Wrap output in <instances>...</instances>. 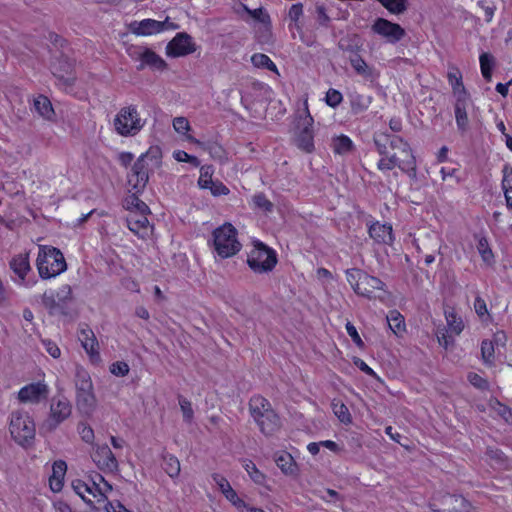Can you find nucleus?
Listing matches in <instances>:
<instances>
[{
	"mask_svg": "<svg viewBox=\"0 0 512 512\" xmlns=\"http://www.w3.org/2000/svg\"><path fill=\"white\" fill-rule=\"evenodd\" d=\"M458 74L460 73L458 72ZM450 84L455 99L454 114L456 126L459 133L464 136L471 128V122L474 119L477 108L470 93L463 84L461 75L450 72Z\"/></svg>",
	"mask_w": 512,
	"mask_h": 512,
	"instance_id": "1",
	"label": "nucleus"
},
{
	"mask_svg": "<svg viewBox=\"0 0 512 512\" xmlns=\"http://www.w3.org/2000/svg\"><path fill=\"white\" fill-rule=\"evenodd\" d=\"M36 265L42 279L56 277L67 269L63 253L51 246L39 247Z\"/></svg>",
	"mask_w": 512,
	"mask_h": 512,
	"instance_id": "2",
	"label": "nucleus"
},
{
	"mask_svg": "<svg viewBox=\"0 0 512 512\" xmlns=\"http://www.w3.org/2000/svg\"><path fill=\"white\" fill-rule=\"evenodd\" d=\"M9 431L18 445L24 448L33 445L36 433L35 424L27 412L17 410L11 413Z\"/></svg>",
	"mask_w": 512,
	"mask_h": 512,
	"instance_id": "3",
	"label": "nucleus"
},
{
	"mask_svg": "<svg viewBox=\"0 0 512 512\" xmlns=\"http://www.w3.org/2000/svg\"><path fill=\"white\" fill-rule=\"evenodd\" d=\"M145 123L146 120L140 117L134 105L121 108L113 121L115 131L123 137L135 136Z\"/></svg>",
	"mask_w": 512,
	"mask_h": 512,
	"instance_id": "4",
	"label": "nucleus"
},
{
	"mask_svg": "<svg viewBox=\"0 0 512 512\" xmlns=\"http://www.w3.org/2000/svg\"><path fill=\"white\" fill-rule=\"evenodd\" d=\"M247 264L255 273H267L277 264V256L273 249L260 241H255L253 249L248 254Z\"/></svg>",
	"mask_w": 512,
	"mask_h": 512,
	"instance_id": "5",
	"label": "nucleus"
},
{
	"mask_svg": "<svg viewBox=\"0 0 512 512\" xmlns=\"http://www.w3.org/2000/svg\"><path fill=\"white\" fill-rule=\"evenodd\" d=\"M213 237L215 250L222 258L235 255L241 248V244L237 240V230L230 223L215 229Z\"/></svg>",
	"mask_w": 512,
	"mask_h": 512,
	"instance_id": "6",
	"label": "nucleus"
},
{
	"mask_svg": "<svg viewBox=\"0 0 512 512\" xmlns=\"http://www.w3.org/2000/svg\"><path fill=\"white\" fill-rule=\"evenodd\" d=\"M71 413L72 406L66 397H53L50 404L49 416L41 424L40 430L44 432L54 431L62 422L71 416Z\"/></svg>",
	"mask_w": 512,
	"mask_h": 512,
	"instance_id": "7",
	"label": "nucleus"
},
{
	"mask_svg": "<svg viewBox=\"0 0 512 512\" xmlns=\"http://www.w3.org/2000/svg\"><path fill=\"white\" fill-rule=\"evenodd\" d=\"M374 144L380 155L389 157L390 155H398L396 150H401V154L405 152L412 153L407 142L401 137L390 135L387 133H378L374 136Z\"/></svg>",
	"mask_w": 512,
	"mask_h": 512,
	"instance_id": "8",
	"label": "nucleus"
},
{
	"mask_svg": "<svg viewBox=\"0 0 512 512\" xmlns=\"http://www.w3.org/2000/svg\"><path fill=\"white\" fill-rule=\"evenodd\" d=\"M371 30L386 39L389 43H397L406 35L404 28L384 18H377L371 26Z\"/></svg>",
	"mask_w": 512,
	"mask_h": 512,
	"instance_id": "9",
	"label": "nucleus"
},
{
	"mask_svg": "<svg viewBox=\"0 0 512 512\" xmlns=\"http://www.w3.org/2000/svg\"><path fill=\"white\" fill-rule=\"evenodd\" d=\"M377 167L380 170H392L395 167L400 168L403 172H415L416 161L412 153L405 152L404 155H390L389 157L383 156Z\"/></svg>",
	"mask_w": 512,
	"mask_h": 512,
	"instance_id": "10",
	"label": "nucleus"
},
{
	"mask_svg": "<svg viewBox=\"0 0 512 512\" xmlns=\"http://www.w3.org/2000/svg\"><path fill=\"white\" fill-rule=\"evenodd\" d=\"M195 50L192 37L185 32L178 33L166 46V54L170 57L185 56Z\"/></svg>",
	"mask_w": 512,
	"mask_h": 512,
	"instance_id": "11",
	"label": "nucleus"
},
{
	"mask_svg": "<svg viewBox=\"0 0 512 512\" xmlns=\"http://www.w3.org/2000/svg\"><path fill=\"white\" fill-rule=\"evenodd\" d=\"M91 458L97 467L104 472L118 470V461L108 445H97L91 453Z\"/></svg>",
	"mask_w": 512,
	"mask_h": 512,
	"instance_id": "12",
	"label": "nucleus"
},
{
	"mask_svg": "<svg viewBox=\"0 0 512 512\" xmlns=\"http://www.w3.org/2000/svg\"><path fill=\"white\" fill-rule=\"evenodd\" d=\"M377 291H385V283L375 276H371L364 272L360 286H357L356 294L366 297L368 299H380L383 300L384 296L377 294Z\"/></svg>",
	"mask_w": 512,
	"mask_h": 512,
	"instance_id": "13",
	"label": "nucleus"
},
{
	"mask_svg": "<svg viewBox=\"0 0 512 512\" xmlns=\"http://www.w3.org/2000/svg\"><path fill=\"white\" fill-rule=\"evenodd\" d=\"M48 395V386L43 382H36L22 387L18 392V399L23 403L37 404L42 400H46Z\"/></svg>",
	"mask_w": 512,
	"mask_h": 512,
	"instance_id": "14",
	"label": "nucleus"
},
{
	"mask_svg": "<svg viewBox=\"0 0 512 512\" xmlns=\"http://www.w3.org/2000/svg\"><path fill=\"white\" fill-rule=\"evenodd\" d=\"M306 116L302 119L299 133L296 136L295 143L297 147L306 153H311L314 150V135H313V118L306 109Z\"/></svg>",
	"mask_w": 512,
	"mask_h": 512,
	"instance_id": "15",
	"label": "nucleus"
},
{
	"mask_svg": "<svg viewBox=\"0 0 512 512\" xmlns=\"http://www.w3.org/2000/svg\"><path fill=\"white\" fill-rule=\"evenodd\" d=\"M149 180V165L144 162V157H139L132 167V174L128 183L136 193L144 190Z\"/></svg>",
	"mask_w": 512,
	"mask_h": 512,
	"instance_id": "16",
	"label": "nucleus"
},
{
	"mask_svg": "<svg viewBox=\"0 0 512 512\" xmlns=\"http://www.w3.org/2000/svg\"><path fill=\"white\" fill-rule=\"evenodd\" d=\"M149 212H138L129 213L127 216V225L130 231L138 235L141 238H145L148 235L150 224L147 218Z\"/></svg>",
	"mask_w": 512,
	"mask_h": 512,
	"instance_id": "17",
	"label": "nucleus"
},
{
	"mask_svg": "<svg viewBox=\"0 0 512 512\" xmlns=\"http://www.w3.org/2000/svg\"><path fill=\"white\" fill-rule=\"evenodd\" d=\"M414 244L416 249L424 253V262L429 265L434 261V253L438 249V238L436 235H432L423 239H415Z\"/></svg>",
	"mask_w": 512,
	"mask_h": 512,
	"instance_id": "18",
	"label": "nucleus"
},
{
	"mask_svg": "<svg viewBox=\"0 0 512 512\" xmlns=\"http://www.w3.org/2000/svg\"><path fill=\"white\" fill-rule=\"evenodd\" d=\"M167 23L168 17L164 21L145 19L133 24V32L137 35H152L164 31Z\"/></svg>",
	"mask_w": 512,
	"mask_h": 512,
	"instance_id": "19",
	"label": "nucleus"
},
{
	"mask_svg": "<svg viewBox=\"0 0 512 512\" xmlns=\"http://www.w3.org/2000/svg\"><path fill=\"white\" fill-rule=\"evenodd\" d=\"M253 419L265 435L273 434L280 427V419L273 409Z\"/></svg>",
	"mask_w": 512,
	"mask_h": 512,
	"instance_id": "20",
	"label": "nucleus"
},
{
	"mask_svg": "<svg viewBox=\"0 0 512 512\" xmlns=\"http://www.w3.org/2000/svg\"><path fill=\"white\" fill-rule=\"evenodd\" d=\"M370 237L379 244L390 245L393 242L392 226L376 222L369 227Z\"/></svg>",
	"mask_w": 512,
	"mask_h": 512,
	"instance_id": "21",
	"label": "nucleus"
},
{
	"mask_svg": "<svg viewBox=\"0 0 512 512\" xmlns=\"http://www.w3.org/2000/svg\"><path fill=\"white\" fill-rule=\"evenodd\" d=\"M72 487L76 494H78L89 505H92L93 502L91 499L86 498V493L91 494L93 497H96L98 494L101 497H104V493L99 487V483H97L95 480H93L92 486H89L84 481L77 479L72 482Z\"/></svg>",
	"mask_w": 512,
	"mask_h": 512,
	"instance_id": "22",
	"label": "nucleus"
},
{
	"mask_svg": "<svg viewBox=\"0 0 512 512\" xmlns=\"http://www.w3.org/2000/svg\"><path fill=\"white\" fill-rule=\"evenodd\" d=\"M138 58L141 61L137 68L138 70H142L145 66L155 70H164L167 66L166 62L159 55L147 48L139 52Z\"/></svg>",
	"mask_w": 512,
	"mask_h": 512,
	"instance_id": "23",
	"label": "nucleus"
},
{
	"mask_svg": "<svg viewBox=\"0 0 512 512\" xmlns=\"http://www.w3.org/2000/svg\"><path fill=\"white\" fill-rule=\"evenodd\" d=\"M76 406L80 413L91 415L96 408V397L93 391L76 393Z\"/></svg>",
	"mask_w": 512,
	"mask_h": 512,
	"instance_id": "24",
	"label": "nucleus"
},
{
	"mask_svg": "<svg viewBox=\"0 0 512 512\" xmlns=\"http://www.w3.org/2000/svg\"><path fill=\"white\" fill-rule=\"evenodd\" d=\"M78 337L83 348L91 357H99L98 341L94 332L89 327L81 329Z\"/></svg>",
	"mask_w": 512,
	"mask_h": 512,
	"instance_id": "25",
	"label": "nucleus"
},
{
	"mask_svg": "<svg viewBox=\"0 0 512 512\" xmlns=\"http://www.w3.org/2000/svg\"><path fill=\"white\" fill-rule=\"evenodd\" d=\"M271 409L270 402L260 395L253 396L249 401V411L253 418H259Z\"/></svg>",
	"mask_w": 512,
	"mask_h": 512,
	"instance_id": "26",
	"label": "nucleus"
},
{
	"mask_svg": "<svg viewBox=\"0 0 512 512\" xmlns=\"http://www.w3.org/2000/svg\"><path fill=\"white\" fill-rule=\"evenodd\" d=\"M10 267L16 275L24 279L27 272L30 270L28 254H19L13 257L10 261Z\"/></svg>",
	"mask_w": 512,
	"mask_h": 512,
	"instance_id": "27",
	"label": "nucleus"
},
{
	"mask_svg": "<svg viewBox=\"0 0 512 512\" xmlns=\"http://www.w3.org/2000/svg\"><path fill=\"white\" fill-rule=\"evenodd\" d=\"M332 150L335 154L346 155L354 150L352 140L346 135L336 136L332 139Z\"/></svg>",
	"mask_w": 512,
	"mask_h": 512,
	"instance_id": "28",
	"label": "nucleus"
},
{
	"mask_svg": "<svg viewBox=\"0 0 512 512\" xmlns=\"http://www.w3.org/2000/svg\"><path fill=\"white\" fill-rule=\"evenodd\" d=\"M477 250L482 259V261L487 266H494L495 264V255L489 245L488 239L484 236L480 237L477 242Z\"/></svg>",
	"mask_w": 512,
	"mask_h": 512,
	"instance_id": "29",
	"label": "nucleus"
},
{
	"mask_svg": "<svg viewBox=\"0 0 512 512\" xmlns=\"http://www.w3.org/2000/svg\"><path fill=\"white\" fill-rule=\"evenodd\" d=\"M34 107H35V110L37 111V113L41 117H43L47 120L53 119L55 112H54V109L52 107L50 100L46 96H43V95L38 96L34 100Z\"/></svg>",
	"mask_w": 512,
	"mask_h": 512,
	"instance_id": "30",
	"label": "nucleus"
},
{
	"mask_svg": "<svg viewBox=\"0 0 512 512\" xmlns=\"http://www.w3.org/2000/svg\"><path fill=\"white\" fill-rule=\"evenodd\" d=\"M502 189L506 201V207L512 212V168L505 166L503 169Z\"/></svg>",
	"mask_w": 512,
	"mask_h": 512,
	"instance_id": "31",
	"label": "nucleus"
},
{
	"mask_svg": "<svg viewBox=\"0 0 512 512\" xmlns=\"http://www.w3.org/2000/svg\"><path fill=\"white\" fill-rule=\"evenodd\" d=\"M138 193L134 191L133 194L127 196L124 199L123 206L125 209H127L130 213H138V212H150L149 207L145 202H143L138 196Z\"/></svg>",
	"mask_w": 512,
	"mask_h": 512,
	"instance_id": "32",
	"label": "nucleus"
},
{
	"mask_svg": "<svg viewBox=\"0 0 512 512\" xmlns=\"http://www.w3.org/2000/svg\"><path fill=\"white\" fill-rule=\"evenodd\" d=\"M372 98L367 95L353 93L350 95L351 110L354 114H359L368 109Z\"/></svg>",
	"mask_w": 512,
	"mask_h": 512,
	"instance_id": "33",
	"label": "nucleus"
},
{
	"mask_svg": "<svg viewBox=\"0 0 512 512\" xmlns=\"http://www.w3.org/2000/svg\"><path fill=\"white\" fill-rule=\"evenodd\" d=\"M481 358L483 363L492 367L495 365V343L493 340L484 339L481 342Z\"/></svg>",
	"mask_w": 512,
	"mask_h": 512,
	"instance_id": "34",
	"label": "nucleus"
},
{
	"mask_svg": "<svg viewBox=\"0 0 512 512\" xmlns=\"http://www.w3.org/2000/svg\"><path fill=\"white\" fill-rule=\"evenodd\" d=\"M76 393L93 391L90 375L84 369H78L75 376Z\"/></svg>",
	"mask_w": 512,
	"mask_h": 512,
	"instance_id": "35",
	"label": "nucleus"
},
{
	"mask_svg": "<svg viewBox=\"0 0 512 512\" xmlns=\"http://www.w3.org/2000/svg\"><path fill=\"white\" fill-rule=\"evenodd\" d=\"M450 512H474L471 503L462 495H450Z\"/></svg>",
	"mask_w": 512,
	"mask_h": 512,
	"instance_id": "36",
	"label": "nucleus"
},
{
	"mask_svg": "<svg viewBox=\"0 0 512 512\" xmlns=\"http://www.w3.org/2000/svg\"><path fill=\"white\" fill-rule=\"evenodd\" d=\"M387 323L393 333L397 336L405 331L404 317L396 310L390 311L387 315Z\"/></svg>",
	"mask_w": 512,
	"mask_h": 512,
	"instance_id": "37",
	"label": "nucleus"
},
{
	"mask_svg": "<svg viewBox=\"0 0 512 512\" xmlns=\"http://www.w3.org/2000/svg\"><path fill=\"white\" fill-rule=\"evenodd\" d=\"M275 462L281 471L287 475H293L297 470L293 457L289 453L277 456Z\"/></svg>",
	"mask_w": 512,
	"mask_h": 512,
	"instance_id": "38",
	"label": "nucleus"
},
{
	"mask_svg": "<svg viewBox=\"0 0 512 512\" xmlns=\"http://www.w3.org/2000/svg\"><path fill=\"white\" fill-rule=\"evenodd\" d=\"M479 62L483 78L489 81L492 77V70L495 64L494 57L487 52H483L479 56Z\"/></svg>",
	"mask_w": 512,
	"mask_h": 512,
	"instance_id": "39",
	"label": "nucleus"
},
{
	"mask_svg": "<svg viewBox=\"0 0 512 512\" xmlns=\"http://www.w3.org/2000/svg\"><path fill=\"white\" fill-rule=\"evenodd\" d=\"M331 407L333 413L339 419L340 422L346 425L352 422V416L344 403L334 399L331 403Z\"/></svg>",
	"mask_w": 512,
	"mask_h": 512,
	"instance_id": "40",
	"label": "nucleus"
},
{
	"mask_svg": "<svg viewBox=\"0 0 512 512\" xmlns=\"http://www.w3.org/2000/svg\"><path fill=\"white\" fill-rule=\"evenodd\" d=\"M163 469L170 477H177L180 473V462L171 454L165 455L163 457Z\"/></svg>",
	"mask_w": 512,
	"mask_h": 512,
	"instance_id": "41",
	"label": "nucleus"
},
{
	"mask_svg": "<svg viewBox=\"0 0 512 512\" xmlns=\"http://www.w3.org/2000/svg\"><path fill=\"white\" fill-rule=\"evenodd\" d=\"M389 12L393 14H401L407 10L408 0H377Z\"/></svg>",
	"mask_w": 512,
	"mask_h": 512,
	"instance_id": "42",
	"label": "nucleus"
},
{
	"mask_svg": "<svg viewBox=\"0 0 512 512\" xmlns=\"http://www.w3.org/2000/svg\"><path fill=\"white\" fill-rule=\"evenodd\" d=\"M468 382L476 389L480 391H488L490 389L489 381L475 372H469L467 374Z\"/></svg>",
	"mask_w": 512,
	"mask_h": 512,
	"instance_id": "43",
	"label": "nucleus"
},
{
	"mask_svg": "<svg viewBox=\"0 0 512 512\" xmlns=\"http://www.w3.org/2000/svg\"><path fill=\"white\" fill-rule=\"evenodd\" d=\"M302 16H303L302 3L293 4L289 9L288 17L294 23V26L298 31L302 30V24L300 23V18Z\"/></svg>",
	"mask_w": 512,
	"mask_h": 512,
	"instance_id": "44",
	"label": "nucleus"
},
{
	"mask_svg": "<svg viewBox=\"0 0 512 512\" xmlns=\"http://www.w3.org/2000/svg\"><path fill=\"white\" fill-rule=\"evenodd\" d=\"M350 62L352 67L359 75L365 77L371 76V69L369 68V66L362 57L356 55L354 58H351Z\"/></svg>",
	"mask_w": 512,
	"mask_h": 512,
	"instance_id": "45",
	"label": "nucleus"
},
{
	"mask_svg": "<svg viewBox=\"0 0 512 512\" xmlns=\"http://www.w3.org/2000/svg\"><path fill=\"white\" fill-rule=\"evenodd\" d=\"M178 402H179L180 409L183 414L184 421L187 423H191V421L193 420V416H194V411H193L191 402L187 398L183 397L182 395L178 396Z\"/></svg>",
	"mask_w": 512,
	"mask_h": 512,
	"instance_id": "46",
	"label": "nucleus"
},
{
	"mask_svg": "<svg viewBox=\"0 0 512 512\" xmlns=\"http://www.w3.org/2000/svg\"><path fill=\"white\" fill-rule=\"evenodd\" d=\"M140 157H144V162L150 164L155 167H159L161 165V151L158 147H151L145 154H142Z\"/></svg>",
	"mask_w": 512,
	"mask_h": 512,
	"instance_id": "47",
	"label": "nucleus"
},
{
	"mask_svg": "<svg viewBox=\"0 0 512 512\" xmlns=\"http://www.w3.org/2000/svg\"><path fill=\"white\" fill-rule=\"evenodd\" d=\"M363 274L364 271L357 268L346 270L347 281L349 282L355 293L357 291V285L358 287L360 286V281H362Z\"/></svg>",
	"mask_w": 512,
	"mask_h": 512,
	"instance_id": "48",
	"label": "nucleus"
},
{
	"mask_svg": "<svg viewBox=\"0 0 512 512\" xmlns=\"http://www.w3.org/2000/svg\"><path fill=\"white\" fill-rule=\"evenodd\" d=\"M255 207L270 212L273 209V203L263 193L255 194L252 198Z\"/></svg>",
	"mask_w": 512,
	"mask_h": 512,
	"instance_id": "49",
	"label": "nucleus"
},
{
	"mask_svg": "<svg viewBox=\"0 0 512 512\" xmlns=\"http://www.w3.org/2000/svg\"><path fill=\"white\" fill-rule=\"evenodd\" d=\"M465 328L464 321L458 317L454 311H450V336L452 334L459 335Z\"/></svg>",
	"mask_w": 512,
	"mask_h": 512,
	"instance_id": "50",
	"label": "nucleus"
},
{
	"mask_svg": "<svg viewBox=\"0 0 512 512\" xmlns=\"http://www.w3.org/2000/svg\"><path fill=\"white\" fill-rule=\"evenodd\" d=\"M244 467H245V470L248 472V474L250 475V477L252 478V480L255 483H257V484L263 483L265 476L263 473H261L257 469L256 465L252 461H248Z\"/></svg>",
	"mask_w": 512,
	"mask_h": 512,
	"instance_id": "51",
	"label": "nucleus"
},
{
	"mask_svg": "<svg viewBox=\"0 0 512 512\" xmlns=\"http://www.w3.org/2000/svg\"><path fill=\"white\" fill-rule=\"evenodd\" d=\"M474 310L481 320H484L485 318H488L490 316L487 304L485 300L480 296H477L474 300Z\"/></svg>",
	"mask_w": 512,
	"mask_h": 512,
	"instance_id": "52",
	"label": "nucleus"
},
{
	"mask_svg": "<svg viewBox=\"0 0 512 512\" xmlns=\"http://www.w3.org/2000/svg\"><path fill=\"white\" fill-rule=\"evenodd\" d=\"M342 99V94L338 90L332 88L327 91L325 97L327 105L333 108L337 107L341 103Z\"/></svg>",
	"mask_w": 512,
	"mask_h": 512,
	"instance_id": "53",
	"label": "nucleus"
},
{
	"mask_svg": "<svg viewBox=\"0 0 512 512\" xmlns=\"http://www.w3.org/2000/svg\"><path fill=\"white\" fill-rule=\"evenodd\" d=\"M174 158L178 162H188L195 167H198L200 165V161L197 157L189 155L188 153H186L185 151H182V150L175 151Z\"/></svg>",
	"mask_w": 512,
	"mask_h": 512,
	"instance_id": "54",
	"label": "nucleus"
},
{
	"mask_svg": "<svg viewBox=\"0 0 512 512\" xmlns=\"http://www.w3.org/2000/svg\"><path fill=\"white\" fill-rule=\"evenodd\" d=\"M110 372L115 376H126L129 373V366L126 362L117 361L111 364Z\"/></svg>",
	"mask_w": 512,
	"mask_h": 512,
	"instance_id": "55",
	"label": "nucleus"
},
{
	"mask_svg": "<svg viewBox=\"0 0 512 512\" xmlns=\"http://www.w3.org/2000/svg\"><path fill=\"white\" fill-rule=\"evenodd\" d=\"M317 20L320 26L328 27L331 19L326 13V8L323 4L316 5Z\"/></svg>",
	"mask_w": 512,
	"mask_h": 512,
	"instance_id": "56",
	"label": "nucleus"
},
{
	"mask_svg": "<svg viewBox=\"0 0 512 512\" xmlns=\"http://www.w3.org/2000/svg\"><path fill=\"white\" fill-rule=\"evenodd\" d=\"M210 167H202L201 174L198 179V185L203 189H208L212 184V174L209 172Z\"/></svg>",
	"mask_w": 512,
	"mask_h": 512,
	"instance_id": "57",
	"label": "nucleus"
},
{
	"mask_svg": "<svg viewBox=\"0 0 512 512\" xmlns=\"http://www.w3.org/2000/svg\"><path fill=\"white\" fill-rule=\"evenodd\" d=\"M224 495L240 511L243 507H246V503L238 497L236 491L233 488H229V490H227Z\"/></svg>",
	"mask_w": 512,
	"mask_h": 512,
	"instance_id": "58",
	"label": "nucleus"
},
{
	"mask_svg": "<svg viewBox=\"0 0 512 512\" xmlns=\"http://www.w3.org/2000/svg\"><path fill=\"white\" fill-rule=\"evenodd\" d=\"M66 470H67V465L64 461H62V460L55 461L53 464V467H52L53 474H52L51 478L63 479L64 475L66 473Z\"/></svg>",
	"mask_w": 512,
	"mask_h": 512,
	"instance_id": "59",
	"label": "nucleus"
},
{
	"mask_svg": "<svg viewBox=\"0 0 512 512\" xmlns=\"http://www.w3.org/2000/svg\"><path fill=\"white\" fill-rule=\"evenodd\" d=\"M478 6L481 7L484 12V20L490 23L493 20L496 7L494 5H487L485 1H478Z\"/></svg>",
	"mask_w": 512,
	"mask_h": 512,
	"instance_id": "60",
	"label": "nucleus"
},
{
	"mask_svg": "<svg viewBox=\"0 0 512 512\" xmlns=\"http://www.w3.org/2000/svg\"><path fill=\"white\" fill-rule=\"evenodd\" d=\"M173 127L178 133H185L190 129V124L185 117H176L173 120Z\"/></svg>",
	"mask_w": 512,
	"mask_h": 512,
	"instance_id": "61",
	"label": "nucleus"
},
{
	"mask_svg": "<svg viewBox=\"0 0 512 512\" xmlns=\"http://www.w3.org/2000/svg\"><path fill=\"white\" fill-rule=\"evenodd\" d=\"M346 331H347L348 335L352 338L353 342L358 347H363L364 346V343H363L360 335L358 334L356 327L352 323L347 322V324H346Z\"/></svg>",
	"mask_w": 512,
	"mask_h": 512,
	"instance_id": "62",
	"label": "nucleus"
},
{
	"mask_svg": "<svg viewBox=\"0 0 512 512\" xmlns=\"http://www.w3.org/2000/svg\"><path fill=\"white\" fill-rule=\"evenodd\" d=\"M208 189H210L214 196L227 195L229 193V189L219 181H212V184L209 185Z\"/></svg>",
	"mask_w": 512,
	"mask_h": 512,
	"instance_id": "63",
	"label": "nucleus"
},
{
	"mask_svg": "<svg viewBox=\"0 0 512 512\" xmlns=\"http://www.w3.org/2000/svg\"><path fill=\"white\" fill-rule=\"evenodd\" d=\"M245 10L251 15V17L261 23H267L269 21V15L265 13L262 8L250 10L245 6Z\"/></svg>",
	"mask_w": 512,
	"mask_h": 512,
	"instance_id": "64",
	"label": "nucleus"
}]
</instances>
